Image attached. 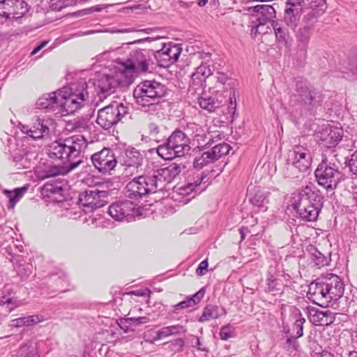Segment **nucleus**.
<instances>
[{"mask_svg":"<svg viewBox=\"0 0 357 357\" xmlns=\"http://www.w3.org/2000/svg\"><path fill=\"white\" fill-rule=\"evenodd\" d=\"M197 103L201 108L206 109L209 112H214L221 105V102H219L218 100H215L214 98L206 95H203L198 98Z\"/></svg>","mask_w":357,"mask_h":357,"instance_id":"obj_34","label":"nucleus"},{"mask_svg":"<svg viewBox=\"0 0 357 357\" xmlns=\"http://www.w3.org/2000/svg\"><path fill=\"white\" fill-rule=\"evenodd\" d=\"M309 319L310 321L316 326H324L326 322H324V317H325L324 311H321L316 308L309 309Z\"/></svg>","mask_w":357,"mask_h":357,"instance_id":"obj_42","label":"nucleus"},{"mask_svg":"<svg viewBox=\"0 0 357 357\" xmlns=\"http://www.w3.org/2000/svg\"><path fill=\"white\" fill-rule=\"evenodd\" d=\"M123 167V176L124 177H131L143 172L142 165H122Z\"/></svg>","mask_w":357,"mask_h":357,"instance_id":"obj_43","label":"nucleus"},{"mask_svg":"<svg viewBox=\"0 0 357 357\" xmlns=\"http://www.w3.org/2000/svg\"><path fill=\"white\" fill-rule=\"evenodd\" d=\"M339 165L340 162L335 163L333 158L323 159L315 170V176L319 185L327 190L335 189L338 183L344 179V175L339 170Z\"/></svg>","mask_w":357,"mask_h":357,"instance_id":"obj_8","label":"nucleus"},{"mask_svg":"<svg viewBox=\"0 0 357 357\" xmlns=\"http://www.w3.org/2000/svg\"><path fill=\"white\" fill-rule=\"evenodd\" d=\"M211 75V69L206 66L201 65L192 74L191 79L195 86H202L206 78Z\"/></svg>","mask_w":357,"mask_h":357,"instance_id":"obj_33","label":"nucleus"},{"mask_svg":"<svg viewBox=\"0 0 357 357\" xmlns=\"http://www.w3.org/2000/svg\"><path fill=\"white\" fill-rule=\"evenodd\" d=\"M266 284L268 286V289L269 291L279 290V288L278 287L279 285L278 281L273 275H270L266 279Z\"/></svg>","mask_w":357,"mask_h":357,"instance_id":"obj_53","label":"nucleus"},{"mask_svg":"<svg viewBox=\"0 0 357 357\" xmlns=\"http://www.w3.org/2000/svg\"><path fill=\"white\" fill-rule=\"evenodd\" d=\"M127 114L128 107L122 103H113L98 110L96 122L102 128L107 130L116 125Z\"/></svg>","mask_w":357,"mask_h":357,"instance_id":"obj_10","label":"nucleus"},{"mask_svg":"<svg viewBox=\"0 0 357 357\" xmlns=\"http://www.w3.org/2000/svg\"><path fill=\"white\" fill-rule=\"evenodd\" d=\"M36 351L29 344L22 346L17 351V357H36Z\"/></svg>","mask_w":357,"mask_h":357,"instance_id":"obj_44","label":"nucleus"},{"mask_svg":"<svg viewBox=\"0 0 357 357\" xmlns=\"http://www.w3.org/2000/svg\"><path fill=\"white\" fill-rule=\"evenodd\" d=\"M19 128H20V130L22 131V132H23L24 134H26V135H28L29 137L32 138L33 131H31V129L30 128V127L29 126L20 123L19 125Z\"/></svg>","mask_w":357,"mask_h":357,"instance_id":"obj_63","label":"nucleus"},{"mask_svg":"<svg viewBox=\"0 0 357 357\" xmlns=\"http://www.w3.org/2000/svg\"><path fill=\"white\" fill-rule=\"evenodd\" d=\"M253 11L250 18L251 34L256 36L257 33L264 34L271 31L268 24L271 23L272 25V22L275 21L276 12L274 8L270 5L259 4L253 7Z\"/></svg>","mask_w":357,"mask_h":357,"instance_id":"obj_9","label":"nucleus"},{"mask_svg":"<svg viewBox=\"0 0 357 357\" xmlns=\"http://www.w3.org/2000/svg\"><path fill=\"white\" fill-rule=\"evenodd\" d=\"M184 167V165L175 162L165 167H158L153 163L147 164L143 174L133 178L126 185V195L130 198H137L162 190Z\"/></svg>","mask_w":357,"mask_h":357,"instance_id":"obj_2","label":"nucleus"},{"mask_svg":"<svg viewBox=\"0 0 357 357\" xmlns=\"http://www.w3.org/2000/svg\"><path fill=\"white\" fill-rule=\"evenodd\" d=\"M87 84L81 79L76 83L70 84L59 90V100L57 114L66 116L73 114L82 107L88 99Z\"/></svg>","mask_w":357,"mask_h":357,"instance_id":"obj_4","label":"nucleus"},{"mask_svg":"<svg viewBox=\"0 0 357 357\" xmlns=\"http://www.w3.org/2000/svg\"><path fill=\"white\" fill-rule=\"evenodd\" d=\"M28 190V185L15 188L13 191L4 190L3 193L9 199L8 208H13Z\"/></svg>","mask_w":357,"mask_h":357,"instance_id":"obj_32","label":"nucleus"},{"mask_svg":"<svg viewBox=\"0 0 357 357\" xmlns=\"http://www.w3.org/2000/svg\"><path fill=\"white\" fill-rule=\"evenodd\" d=\"M195 305V302L188 298L186 300L183 301L173 306L175 312H178L181 309H185L189 307H192Z\"/></svg>","mask_w":357,"mask_h":357,"instance_id":"obj_49","label":"nucleus"},{"mask_svg":"<svg viewBox=\"0 0 357 357\" xmlns=\"http://www.w3.org/2000/svg\"><path fill=\"white\" fill-rule=\"evenodd\" d=\"M325 317H324V322H326L324 326H328L333 324L335 321V314L330 310L324 311Z\"/></svg>","mask_w":357,"mask_h":357,"instance_id":"obj_58","label":"nucleus"},{"mask_svg":"<svg viewBox=\"0 0 357 357\" xmlns=\"http://www.w3.org/2000/svg\"><path fill=\"white\" fill-rule=\"evenodd\" d=\"M24 149H17L12 155L13 165L20 169V160L22 158L23 151Z\"/></svg>","mask_w":357,"mask_h":357,"instance_id":"obj_51","label":"nucleus"},{"mask_svg":"<svg viewBox=\"0 0 357 357\" xmlns=\"http://www.w3.org/2000/svg\"><path fill=\"white\" fill-rule=\"evenodd\" d=\"M302 10L285 9L284 13V21L285 24L292 29L295 28L300 20Z\"/></svg>","mask_w":357,"mask_h":357,"instance_id":"obj_35","label":"nucleus"},{"mask_svg":"<svg viewBox=\"0 0 357 357\" xmlns=\"http://www.w3.org/2000/svg\"><path fill=\"white\" fill-rule=\"evenodd\" d=\"M59 90L50 93L45 94L36 102L38 109H47L57 114L59 106Z\"/></svg>","mask_w":357,"mask_h":357,"instance_id":"obj_25","label":"nucleus"},{"mask_svg":"<svg viewBox=\"0 0 357 357\" xmlns=\"http://www.w3.org/2000/svg\"><path fill=\"white\" fill-rule=\"evenodd\" d=\"M215 162L208 151L204 152L201 156L196 157L193 162V167L199 170L210 163Z\"/></svg>","mask_w":357,"mask_h":357,"instance_id":"obj_41","label":"nucleus"},{"mask_svg":"<svg viewBox=\"0 0 357 357\" xmlns=\"http://www.w3.org/2000/svg\"><path fill=\"white\" fill-rule=\"evenodd\" d=\"M168 328L171 335H178L186 332L185 328L179 324L169 326Z\"/></svg>","mask_w":357,"mask_h":357,"instance_id":"obj_55","label":"nucleus"},{"mask_svg":"<svg viewBox=\"0 0 357 357\" xmlns=\"http://www.w3.org/2000/svg\"><path fill=\"white\" fill-rule=\"evenodd\" d=\"M37 159V154L33 151L24 150L22 158L20 160V169L30 168Z\"/></svg>","mask_w":357,"mask_h":357,"instance_id":"obj_40","label":"nucleus"},{"mask_svg":"<svg viewBox=\"0 0 357 357\" xmlns=\"http://www.w3.org/2000/svg\"><path fill=\"white\" fill-rule=\"evenodd\" d=\"M303 1L301 0H287L285 3V9L303 10Z\"/></svg>","mask_w":357,"mask_h":357,"instance_id":"obj_48","label":"nucleus"},{"mask_svg":"<svg viewBox=\"0 0 357 357\" xmlns=\"http://www.w3.org/2000/svg\"><path fill=\"white\" fill-rule=\"evenodd\" d=\"M305 171L307 170L300 169L297 165H295L294 163L287 160L284 167L283 168L282 173L285 178H299Z\"/></svg>","mask_w":357,"mask_h":357,"instance_id":"obj_37","label":"nucleus"},{"mask_svg":"<svg viewBox=\"0 0 357 357\" xmlns=\"http://www.w3.org/2000/svg\"><path fill=\"white\" fill-rule=\"evenodd\" d=\"M107 212L116 221H129L136 215V204L130 200L115 202L108 207Z\"/></svg>","mask_w":357,"mask_h":357,"instance_id":"obj_12","label":"nucleus"},{"mask_svg":"<svg viewBox=\"0 0 357 357\" xmlns=\"http://www.w3.org/2000/svg\"><path fill=\"white\" fill-rule=\"evenodd\" d=\"M226 314L224 308L220 307L215 305H207L203 310L202 316L199 318V322H204L212 319H216L222 314Z\"/></svg>","mask_w":357,"mask_h":357,"instance_id":"obj_28","label":"nucleus"},{"mask_svg":"<svg viewBox=\"0 0 357 357\" xmlns=\"http://www.w3.org/2000/svg\"><path fill=\"white\" fill-rule=\"evenodd\" d=\"M217 81L222 84H225L228 79L227 76L225 73H218Z\"/></svg>","mask_w":357,"mask_h":357,"instance_id":"obj_64","label":"nucleus"},{"mask_svg":"<svg viewBox=\"0 0 357 357\" xmlns=\"http://www.w3.org/2000/svg\"><path fill=\"white\" fill-rule=\"evenodd\" d=\"M326 8V0H310L309 11L303 17L305 26H312Z\"/></svg>","mask_w":357,"mask_h":357,"instance_id":"obj_23","label":"nucleus"},{"mask_svg":"<svg viewBox=\"0 0 357 357\" xmlns=\"http://www.w3.org/2000/svg\"><path fill=\"white\" fill-rule=\"evenodd\" d=\"M181 50L176 45L164 44L160 50L153 51V61H156L158 66L167 68L178 60Z\"/></svg>","mask_w":357,"mask_h":357,"instance_id":"obj_15","label":"nucleus"},{"mask_svg":"<svg viewBox=\"0 0 357 357\" xmlns=\"http://www.w3.org/2000/svg\"><path fill=\"white\" fill-rule=\"evenodd\" d=\"M230 150V146L227 143H220L213 146L210 151H208L210 155L213 158V160H218L222 155L229 153Z\"/></svg>","mask_w":357,"mask_h":357,"instance_id":"obj_39","label":"nucleus"},{"mask_svg":"<svg viewBox=\"0 0 357 357\" xmlns=\"http://www.w3.org/2000/svg\"><path fill=\"white\" fill-rule=\"evenodd\" d=\"M220 336L222 340H227L231 337V333L229 331L228 327L224 326L220 329Z\"/></svg>","mask_w":357,"mask_h":357,"instance_id":"obj_60","label":"nucleus"},{"mask_svg":"<svg viewBox=\"0 0 357 357\" xmlns=\"http://www.w3.org/2000/svg\"><path fill=\"white\" fill-rule=\"evenodd\" d=\"M271 26L274 30L277 40L287 43L289 36L288 29L277 21H273Z\"/></svg>","mask_w":357,"mask_h":357,"instance_id":"obj_38","label":"nucleus"},{"mask_svg":"<svg viewBox=\"0 0 357 357\" xmlns=\"http://www.w3.org/2000/svg\"><path fill=\"white\" fill-rule=\"evenodd\" d=\"M86 147V139L82 135L53 142L47 149V154L52 159L61 160L64 165H48L40 173L39 177L44 180L65 175L73 170L82 162V153Z\"/></svg>","mask_w":357,"mask_h":357,"instance_id":"obj_1","label":"nucleus"},{"mask_svg":"<svg viewBox=\"0 0 357 357\" xmlns=\"http://www.w3.org/2000/svg\"><path fill=\"white\" fill-rule=\"evenodd\" d=\"M33 121V123L30 128L33 131L32 138L34 139L48 135L55 129V123L52 119L35 116Z\"/></svg>","mask_w":357,"mask_h":357,"instance_id":"obj_21","label":"nucleus"},{"mask_svg":"<svg viewBox=\"0 0 357 357\" xmlns=\"http://www.w3.org/2000/svg\"><path fill=\"white\" fill-rule=\"evenodd\" d=\"M291 317L292 319H295V321L293 325L292 333L290 335V337H301L303 335V325L305 320L303 317H302V314L300 310L296 307H291Z\"/></svg>","mask_w":357,"mask_h":357,"instance_id":"obj_27","label":"nucleus"},{"mask_svg":"<svg viewBox=\"0 0 357 357\" xmlns=\"http://www.w3.org/2000/svg\"><path fill=\"white\" fill-rule=\"evenodd\" d=\"M314 264L317 266H324L327 264L326 258L320 252H318L317 255H314Z\"/></svg>","mask_w":357,"mask_h":357,"instance_id":"obj_57","label":"nucleus"},{"mask_svg":"<svg viewBox=\"0 0 357 357\" xmlns=\"http://www.w3.org/2000/svg\"><path fill=\"white\" fill-rule=\"evenodd\" d=\"M206 178V174H204V172L199 175H197L196 176V178H194L193 181H190L187 185L180 188L179 193L181 195H188V194H190L191 192H192L194 191H195V192H197V190L202 191L203 190H204L206 188V186L203 189H201L200 186H201L202 183H206V181H205Z\"/></svg>","mask_w":357,"mask_h":357,"instance_id":"obj_29","label":"nucleus"},{"mask_svg":"<svg viewBox=\"0 0 357 357\" xmlns=\"http://www.w3.org/2000/svg\"><path fill=\"white\" fill-rule=\"evenodd\" d=\"M349 166L351 172L357 175V150L351 155Z\"/></svg>","mask_w":357,"mask_h":357,"instance_id":"obj_54","label":"nucleus"},{"mask_svg":"<svg viewBox=\"0 0 357 357\" xmlns=\"http://www.w3.org/2000/svg\"><path fill=\"white\" fill-rule=\"evenodd\" d=\"M204 289H201L199 291H198L196 294H195L192 297L190 298L192 301L195 302V305L198 303L202 298L204 297Z\"/></svg>","mask_w":357,"mask_h":357,"instance_id":"obj_62","label":"nucleus"},{"mask_svg":"<svg viewBox=\"0 0 357 357\" xmlns=\"http://www.w3.org/2000/svg\"><path fill=\"white\" fill-rule=\"evenodd\" d=\"M86 126V122L84 120H76L73 123L68 125L69 130L75 131H80L82 129L85 128Z\"/></svg>","mask_w":357,"mask_h":357,"instance_id":"obj_52","label":"nucleus"},{"mask_svg":"<svg viewBox=\"0 0 357 357\" xmlns=\"http://www.w3.org/2000/svg\"><path fill=\"white\" fill-rule=\"evenodd\" d=\"M130 294L137 296H150L151 291L148 289H138L132 291L130 292Z\"/></svg>","mask_w":357,"mask_h":357,"instance_id":"obj_61","label":"nucleus"},{"mask_svg":"<svg viewBox=\"0 0 357 357\" xmlns=\"http://www.w3.org/2000/svg\"><path fill=\"white\" fill-rule=\"evenodd\" d=\"M185 132L190 139V142L198 148L211 145V136H208L206 131L199 125L195 123H189L185 128Z\"/></svg>","mask_w":357,"mask_h":357,"instance_id":"obj_19","label":"nucleus"},{"mask_svg":"<svg viewBox=\"0 0 357 357\" xmlns=\"http://www.w3.org/2000/svg\"><path fill=\"white\" fill-rule=\"evenodd\" d=\"M326 292L328 295L329 303L339 299L344 294V284L342 280L337 275L329 273L322 278Z\"/></svg>","mask_w":357,"mask_h":357,"instance_id":"obj_17","label":"nucleus"},{"mask_svg":"<svg viewBox=\"0 0 357 357\" xmlns=\"http://www.w3.org/2000/svg\"><path fill=\"white\" fill-rule=\"evenodd\" d=\"M43 321L40 315H31L24 317H20L10 321V326L20 328L22 326H31Z\"/></svg>","mask_w":357,"mask_h":357,"instance_id":"obj_30","label":"nucleus"},{"mask_svg":"<svg viewBox=\"0 0 357 357\" xmlns=\"http://www.w3.org/2000/svg\"><path fill=\"white\" fill-rule=\"evenodd\" d=\"M91 160L93 166L102 173L109 172L117 164L115 153L109 148H104L101 151L95 153L91 155Z\"/></svg>","mask_w":357,"mask_h":357,"instance_id":"obj_13","label":"nucleus"},{"mask_svg":"<svg viewBox=\"0 0 357 357\" xmlns=\"http://www.w3.org/2000/svg\"><path fill=\"white\" fill-rule=\"evenodd\" d=\"M307 296L312 303L321 307H327L329 305L328 295L326 292L322 278L310 283Z\"/></svg>","mask_w":357,"mask_h":357,"instance_id":"obj_20","label":"nucleus"},{"mask_svg":"<svg viewBox=\"0 0 357 357\" xmlns=\"http://www.w3.org/2000/svg\"><path fill=\"white\" fill-rule=\"evenodd\" d=\"M169 344V342L165 343V344ZM169 347L171 350L175 352H180L183 350L184 346V340L182 338H177L172 342H169Z\"/></svg>","mask_w":357,"mask_h":357,"instance_id":"obj_46","label":"nucleus"},{"mask_svg":"<svg viewBox=\"0 0 357 357\" xmlns=\"http://www.w3.org/2000/svg\"><path fill=\"white\" fill-rule=\"evenodd\" d=\"M150 319L147 317H129L126 319V322L134 324L140 325L149 322Z\"/></svg>","mask_w":357,"mask_h":357,"instance_id":"obj_50","label":"nucleus"},{"mask_svg":"<svg viewBox=\"0 0 357 357\" xmlns=\"http://www.w3.org/2000/svg\"><path fill=\"white\" fill-rule=\"evenodd\" d=\"M190 139L185 131L176 130L167 138L166 142L158 146L156 151L164 160L182 157L190 150Z\"/></svg>","mask_w":357,"mask_h":357,"instance_id":"obj_6","label":"nucleus"},{"mask_svg":"<svg viewBox=\"0 0 357 357\" xmlns=\"http://www.w3.org/2000/svg\"><path fill=\"white\" fill-rule=\"evenodd\" d=\"M106 195L105 191H100L98 189H88L79 194V204L84 206L86 213L104 206L102 199Z\"/></svg>","mask_w":357,"mask_h":357,"instance_id":"obj_16","label":"nucleus"},{"mask_svg":"<svg viewBox=\"0 0 357 357\" xmlns=\"http://www.w3.org/2000/svg\"><path fill=\"white\" fill-rule=\"evenodd\" d=\"M342 130L338 128L326 126L319 132L318 137L324 146L333 147L342 139Z\"/></svg>","mask_w":357,"mask_h":357,"instance_id":"obj_22","label":"nucleus"},{"mask_svg":"<svg viewBox=\"0 0 357 357\" xmlns=\"http://www.w3.org/2000/svg\"><path fill=\"white\" fill-rule=\"evenodd\" d=\"M324 197L315 186L307 185L292 197V206L299 217L305 221L317 219L323 206Z\"/></svg>","mask_w":357,"mask_h":357,"instance_id":"obj_3","label":"nucleus"},{"mask_svg":"<svg viewBox=\"0 0 357 357\" xmlns=\"http://www.w3.org/2000/svg\"><path fill=\"white\" fill-rule=\"evenodd\" d=\"M70 6L68 0H51L50 8L52 10L59 11Z\"/></svg>","mask_w":357,"mask_h":357,"instance_id":"obj_45","label":"nucleus"},{"mask_svg":"<svg viewBox=\"0 0 357 357\" xmlns=\"http://www.w3.org/2000/svg\"><path fill=\"white\" fill-rule=\"evenodd\" d=\"M296 91L297 100L302 102L308 109H312L322 102L321 92L314 89L307 80H297Z\"/></svg>","mask_w":357,"mask_h":357,"instance_id":"obj_11","label":"nucleus"},{"mask_svg":"<svg viewBox=\"0 0 357 357\" xmlns=\"http://www.w3.org/2000/svg\"><path fill=\"white\" fill-rule=\"evenodd\" d=\"M167 94V87L155 80H145L141 82L134 90L133 96L138 105H152L159 102Z\"/></svg>","mask_w":357,"mask_h":357,"instance_id":"obj_7","label":"nucleus"},{"mask_svg":"<svg viewBox=\"0 0 357 357\" xmlns=\"http://www.w3.org/2000/svg\"><path fill=\"white\" fill-rule=\"evenodd\" d=\"M120 81L113 75H101L97 79L95 85L98 89L100 93L110 94L114 91V89L119 86Z\"/></svg>","mask_w":357,"mask_h":357,"instance_id":"obj_24","label":"nucleus"},{"mask_svg":"<svg viewBox=\"0 0 357 357\" xmlns=\"http://www.w3.org/2000/svg\"><path fill=\"white\" fill-rule=\"evenodd\" d=\"M250 202L254 206L257 207L259 211H266L268 208L267 204H268L267 194L258 191L250 199Z\"/></svg>","mask_w":357,"mask_h":357,"instance_id":"obj_36","label":"nucleus"},{"mask_svg":"<svg viewBox=\"0 0 357 357\" xmlns=\"http://www.w3.org/2000/svg\"><path fill=\"white\" fill-rule=\"evenodd\" d=\"M153 29H152V28H146V29H139V30H135L133 29H116V30L114 31L113 32L114 33H130V32H133V31H139V32L145 33L146 34H150L151 33L153 32Z\"/></svg>","mask_w":357,"mask_h":357,"instance_id":"obj_56","label":"nucleus"},{"mask_svg":"<svg viewBox=\"0 0 357 357\" xmlns=\"http://www.w3.org/2000/svg\"><path fill=\"white\" fill-rule=\"evenodd\" d=\"M153 50L149 49H135L130 50L126 59H118L124 69L123 74L130 77L133 75L151 73L155 68Z\"/></svg>","mask_w":357,"mask_h":357,"instance_id":"obj_5","label":"nucleus"},{"mask_svg":"<svg viewBox=\"0 0 357 357\" xmlns=\"http://www.w3.org/2000/svg\"><path fill=\"white\" fill-rule=\"evenodd\" d=\"M310 36L311 28L309 26H304L299 28L296 33L298 47L305 52H306Z\"/></svg>","mask_w":357,"mask_h":357,"instance_id":"obj_31","label":"nucleus"},{"mask_svg":"<svg viewBox=\"0 0 357 357\" xmlns=\"http://www.w3.org/2000/svg\"><path fill=\"white\" fill-rule=\"evenodd\" d=\"M29 9V5L24 0H0V15L6 18H21Z\"/></svg>","mask_w":357,"mask_h":357,"instance_id":"obj_14","label":"nucleus"},{"mask_svg":"<svg viewBox=\"0 0 357 357\" xmlns=\"http://www.w3.org/2000/svg\"><path fill=\"white\" fill-rule=\"evenodd\" d=\"M155 333L156 335L153 337V340L151 341V342L162 340L171 335L168 326L160 328Z\"/></svg>","mask_w":357,"mask_h":357,"instance_id":"obj_47","label":"nucleus"},{"mask_svg":"<svg viewBox=\"0 0 357 357\" xmlns=\"http://www.w3.org/2000/svg\"><path fill=\"white\" fill-rule=\"evenodd\" d=\"M208 261L206 259L202 261L198 266V268H197V273L199 275H205L207 268H208Z\"/></svg>","mask_w":357,"mask_h":357,"instance_id":"obj_59","label":"nucleus"},{"mask_svg":"<svg viewBox=\"0 0 357 357\" xmlns=\"http://www.w3.org/2000/svg\"><path fill=\"white\" fill-rule=\"evenodd\" d=\"M288 161L297 165L300 169L307 170L312 163V151L306 146L296 145L289 151Z\"/></svg>","mask_w":357,"mask_h":357,"instance_id":"obj_18","label":"nucleus"},{"mask_svg":"<svg viewBox=\"0 0 357 357\" xmlns=\"http://www.w3.org/2000/svg\"><path fill=\"white\" fill-rule=\"evenodd\" d=\"M144 160L142 153L135 148L127 149L121 160V165H142Z\"/></svg>","mask_w":357,"mask_h":357,"instance_id":"obj_26","label":"nucleus"}]
</instances>
